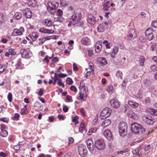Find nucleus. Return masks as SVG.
Segmentation results:
<instances>
[{
    "label": "nucleus",
    "mask_w": 157,
    "mask_h": 157,
    "mask_svg": "<svg viewBox=\"0 0 157 157\" xmlns=\"http://www.w3.org/2000/svg\"><path fill=\"white\" fill-rule=\"evenodd\" d=\"M127 115L129 117L132 118H134V117L135 115V114L132 111L130 110L128 111Z\"/></svg>",
    "instance_id": "473e14b6"
},
{
    "label": "nucleus",
    "mask_w": 157,
    "mask_h": 157,
    "mask_svg": "<svg viewBox=\"0 0 157 157\" xmlns=\"http://www.w3.org/2000/svg\"><path fill=\"white\" fill-rule=\"evenodd\" d=\"M27 3L29 6L32 7H35L37 4L36 0H28Z\"/></svg>",
    "instance_id": "4be33fe9"
},
{
    "label": "nucleus",
    "mask_w": 157,
    "mask_h": 157,
    "mask_svg": "<svg viewBox=\"0 0 157 157\" xmlns=\"http://www.w3.org/2000/svg\"><path fill=\"white\" fill-rule=\"evenodd\" d=\"M48 56H46L45 58L43 59V61L44 63H46L48 64L49 62V60L48 59Z\"/></svg>",
    "instance_id": "79ce46f5"
},
{
    "label": "nucleus",
    "mask_w": 157,
    "mask_h": 157,
    "mask_svg": "<svg viewBox=\"0 0 157 157\" xmlns=\"http://www.w3.org/2000/svg\"><path fill=\"white\" fill-rule=\"evenodd\" d=\"M19 114L18 113L15 114L13 118L14 121H17L19 119Z\"/></svg>",
    "instance_id": "3c124183"
},
{
    "label": "nucleus",
    "mask_w": 157,
    "mask_h": 157,
    "mask_svg": "<svg viewBox=\"0 0 157 157\" xmlns=\"http://www.w3.org/2000/svg\"><path fill=\"white\" fill-rule=\"evenodd\" d=\"M96 116V117L95 118L93 121V124L95 125H96L97 124L98 121V115H97Z\"/></svg>",
    "instance_id": "0e129e2a"
},
{
    "label": "nucleus",
    "mask_w": 157,
    "mask_h": 157,
    "mask_svg": "<svg viewBox=\"0 0 157 157\" xmlns=\"http://www.w3.org/2000/svg\"><path fill=\"white\" fill-rule=\"evenodd\" d=\"M7 67V66L6 64L0 65V74L3 72Z\"/></svg>",
    "instance_id": "c756f323"
},
{
    "label": "nucleus",
    "mask_w": 157,
    "mask_h": 157,
    "mask_svg": "<svg viewBox=\"0 0 157 157\" xmlns=\"http://www.w3.org/2000/svg\"><path fill=\"white\" fill-rule=\"evenodd\" d=\"M140 125V124L136 122L132 124L131 126V129L132 132L136 134L138 133Z\"/></svg>",
    "instance_id": "6e6552de"
},
{
    "label": "nucleus",
    "mask_w": 157,
    "mask_h": 157,
    "mask_svg": "<svg viewBox=\"0 0 157 157\" xmlns=\"http://www.w3.org/2000/svg\"><path fill=\"white\" fill-rule=\"evenodd\" d=\"M100 42H97L95 45V51L96 52L99 53L102 48L101 44H100Z\"/></svg>",
    "instance_id": "5701e85b"
},
{
    "label": "nucleus",
    "mask_w": 157,
    "mask_h": 157,
    "mask_svg": "<svg viewBox=\"0 0 157 157\" xmlns=\"http://www.w3.org/2000/svg\"><path fill=\"white\" fill-rule=\"evenodd\" d=\"M112 112L111 109H103L101 113V119L103 120L108 117L110 115Z\"/></svg>",
    "instance_id": "20e7f679"
},
{
    "label": "nucleus",
    "mask_w": 157,
    "mask_h": 157,
    "mask_svg": "<svg viewBox=\"0 0 157 157\" xmlns=\"http://www.w3.org/2000/svg\"><path fill=\"white\" fill-rule=\"evenodd\" d=\"M98 31L100 32H103L104 31V28L103 25L100 24L97 28Z\"/></svg>",
    "instance_id": "7c9ffc66"
},
{
    "label": "nucleus",
    "mask_w": 157,
    "mask_h": 157,
    "mask_svg": "<svg viewBox=\"0 0 157 157\" xmlns=\"http://www.w3.org/2000/svg\"><path fill=\"white\" fill-rule=\"evenodd\" d=\"M145 61V58L143 56H141L139 58V63L140 66H143Z\"/></svg>",
    "instance_id": "c85d7f7f"
},
{
    "label": "nucleus",
    "mask_w": 157,
    "mask_h": 157,
    "mask_svg": "<svg viewBox=\"0 0 157 157\" xmlns=\"http://www.w3.org/2000/svg\"><path fill=\"white\" fill-rule=\"evenodd\" d=\"M118 128L120 135L123 137H124L127 133L128 126L126 123L123 121L120 122Z\"/></svg>",
    "instance_id": "f257e3e1"
},
{
    "label": "nucleus",
    "mask_w": 157,
    "mask_h": 157,
    "mask_svg": "<svg viewBox=\"0 0 157 157\" xmlns=\"http://www.w3.org/2000/svg\"><path fill=\"white\" fill-rule=\"evenodd\" d=\"M105 136L108 140H112L113 138V137L112 135V132L109 130H105L103 133Z\"/></svg>",
    "instance_id": "ddd939ff"
},
{
    "label": "nucleus",
    "mask_w": 157,
    "mask_h": 157,
    "mask_svg": "<svg viewBox=\"0 0 157 157\" xmlns=\"http://www.w3.org/2000/svg\"><path fill=\"white\" fill-rule=\"evenodd\" d=\"M123 75L122 73L120 71H118L116 74V76L118 78H120L122 79V76Z\"/></svg>",
    "instance_id": "c9c22d12"
},
{
    "label": "nucleus",
    "mask_w": 157,
    "mask_h": 157,
    "mask_svg": "<svg viewBox=\"0 0 157 157\" xmlns=\"http://www.w3.org/2000/svg\"><path fill=\"white\" fill-rule=\"evenodd\" d=\"M20 144L19 143L17 145H15L13 147V148L14 150H19L20 148Z\"/></svg>",
    "instance_id": "4d7b16f0"
},
{
    "label": "nucleus",
    "mask_w": 157,
    "mask_h": 157,
    "mask_svg": "<svg viewBox=\"0 0 157 157\" xmlns=\"http://www.w3.org/2000/svg\"><path fill=\"white\" fill-rule=\"evenodd\" d=\"M128 104L132 108H136L139 105L138 103L132 101H129Z\"/></svg>",
    "instance_id": "bb28decb"
},
{
    "label": "nucleus",
    "mask_w": 157,
    "mask_h": 157,
    "mask_svg": "<svg viewBox=\"0 0 157 157\" xmlns=\"http://www.w3.org/2000/svg\"><path fill=\"white\" fill-rule=\"evenodd\" d=\"M144 83L146 85V86L148 88L151 85V82L149 80H145L144 81Z\"/></svg>",
    "instance_id": "de8ad7c7"
},
{
    "label": "nucleus",
    "mask_w": 157,
    "mask_h": 157,
    "mask_svg": "<svg viewBox=\"0 0 157 157\" xmlns=\"http://www.w3.org/2000/svg\"><path fill=\"white\" fill-rule=\"evenodd\" d=\"M109 103L111 106L113 108H119L120 107V104L117 100H111L110 101Z\"/></svg>",
    "instance_id": "2eb2a0df"
},
{
    "label": "nucleus",
    "mask_w": 157,
    "mask_h": 157,
    "mask_svg": "<svg viewBox=\"0 0 157 157\" xmlns=\"http://www.w3.org/2000/svg\"><path fill=\"white\" fill-rule=\"evenodd\" d=\"M52 24L51 20L48 19L45 20L43 23V24L47 27H50L52 25Z\"/></svg>",
    "instance_id": "cd10ccee"
},
{
    "label": "nucleus",
    "mask_w": 157,
    "mask_h": 157,
    "mask_svg": "<svg viewBox=\"0 0 157 157\" xmlns=\"http://www.w3.org/2000/svg\"><path fill=\"white\" fill-rule=\"evenodd\" d=\"M5 21L4 16L3 14H0V23L2 24Z\"/></svg>",
    "instance_id": "a18cd8bd"
},
{
    "label": "nucleus",
    "mask_w": 157,
    "mask_h": 157,
    "mask_svg": "<svg viewBox=\"0 0 157 157\" xmlns=\"http://www.w3.org/2000/svg\"><path fill=\"white\" fill-rule=\"evenodd\" d=\"M58 77L59 78H64L66 77L67 76V75L65 74L60 73L59 74L57 75Z\"/></svg>",
    "instance_id": "6e6d98bb"
},
{
    "label": "nucleus",
    "mask_w": 157,
    "mask_h": 157,
    "mask_svg": "<svg viewBox=\"0 0 157 157\" xmlns=\"http://www.w3.org/2000/svg\"><path fill=\"white\" fill-rule=\"evenodd\" d=\"M22 17V14L21 13L19 12H17L15 13L13 16V19L16 20H19Z\"/></svg>",
    "instance_id": "393cba45"
},
{
    "label": "nucleus",
    "mask_w": 157,
    "mask_h": 157,
    "mask_svg": "<svg viewBox=\"0 0 157 157\" xmlns=\"http://www.w3.org/2000/svg\"><path fill=\"white\" fill-rule=\"evenodd\" d=\"M96 21V19L92 14L88 15L87 21L89 24L94 25L95 24Z\"/></svg>",
    "instance_id": "f3484780"
},
{
    "label": "nucleus",
    "mask_w": 157,
    "mask_h": 157,
    "mask_svg": "<svg viewBox=\"0 0 157 157\" xmlns=\"http://www.w3.org/2000/svg\"><path fill=\"white\" fill-rule=\"evenodd\" d=\"M20 113L22 115L25 114L27 113V109H21Z\"/></svg>",
    "instance_id": "8fccbe9b"
},
{
    "label": "nucleus",
    "mask_w": 157,
    "mask_h": 157,
    "mask_svg": "<svg viewBox=\"0 0 157 157\" xmlns=\"http://www.w3.org/2000/svg\"><path fill=\"white\" fill-rule=\"evenodd\" d=\"M113 87L112 85H110L108 86V88L107 89V91L108 92H111L113 90Z\"/></svg>",
    "instance_id": "680f3d73"
},
{
    "label": "nucleus",
    "mask_w": 157,
    "mask_h": 157,
    "mask_svg": "<svg viewBox=\"0 0 157 157\" xmlns=\"http://www.w3.org/2000/svg\"><path fill=\"white\" fill-rule=\"evenodd\" d=\"M1 121H2L4 122L8 123L9 121V120L8 118H7L6 117H3L1 118L0 119Z\"/></svg>",
    "instance_id": "603ef678"
},
{
    "label": "nucleus",
    "mask_w": 157,
    "mask_h": 157,
    "mask_svg": "<svg viewBox=\"0 0 157 157\" xmlns=\"http://www.w3.org/2000/svg\"><path fill=\"white\" fill-rule=\"evenodd\" d=\"M97 128H93L90 129L88 133V135H91L93 133L96 132Z\"/></svg>",
    "instance_id": "72a5a7b5"
},
{
    "label": "nucleus",
    "mask_w": 157,
    "mask_h": 157,
    "mask_svg": "<svg viewBox=\"0 0 157 157\" xmlns=\"http://www.w3.org/2000/svg\"><path fill=\"white\" fill-rule=\"evenodd\" d=\"M56 21H57L62 22L64 21V18L61 16L58 17L57 18H56Z\"/></svg>",
    "instance_id": "09e8293b"
},
{
    "label": "nucleus",
    "mask_w": 157,
    "mask_h": 157,
    "mask_svg": "<svg viewBox=\"0 0 157 157\" xmlns=\"http://www.w3.org/2000/svg\"><path fill=\"white\" fill-rule=\"evenodd\" d=\"M63 14L62 10L60 9H58L57 11V14L59 16H61Z\"/></svg>",
    "instance_id": "13d9d810"
},
{
    "label": "nucleus",
    "mask_w": 157,
    "mask_h": 157,
    "mask_svg": "<svg viewBox=\"0 0 157 157\" xmlns=\"http://www.w3.org/2000/svg\"><path fill=\"white\" fill-rule=\"evenodd\" d=\"M57 74L56 73L55 74L54 77L53 78L54 81L53 82V85H55L56 84L57 81V80L58 79V77L57 76Z\"/></svg>",
    "instance_id": "49530a36"
},
{
    "label": "nucleus",
    "mask_w": 157,
    "mask_h": 157,
    "mask_svg": "<svg viewBox=\"0 0 157 157\" xmlns=\"http://www.w3.org/2000/svg\"><path fill=\"white\" fill-rule=\"evenodd\" d=\"M60 3L62 6H65L67 5V2L65 0H60Z\"/></svg>",
    "instance_id": "bf43d9fd"
},
{
    "label": "nucleus",
    "mask_w": 157,
    "mask_h": 157,
    "mask_svg": "<svg viewBox=\"0 0 157 157\" xmlns=\"http://www.w3.org/2000/svg\"><path fill=\"white\" fill-rule=\"evenodd\" d=\"M66 82L69 85H72L73 82V80L70 78H67L66 80Z\"/></svg>",
    "instance_id": "37998d69"
},
{
    "label": "nucleus",
    "mask_w": 157,
    "mask_h": 157,
    "mask_svg": "<svg viewBox=\"0 0 157 157\" xmlns=\"http://www.w3.org/2000/svg\"><path fill=\"white\" fill-rule=\"evenodd\" d=\"M136 36L137 35L134 30L133 29H130L128 32V39L130 40L132 39H134Z\"/></svg>",
    "instance_id": "4468645a"
},
{
    "label": "nucleus",
    "mask_w": 157,
    "mask_h": 157,
    "mask_svg": "<svg viewBox=\"0 0 157 157\" xmlns=\"http://www.w3.org/2000/svg\"><path fill=\"white\" fill-rule=\"evenodd\" d=\"M94 145L95 147L98 150H103L105 148L104 140L102 139H99L96 141Z\"/></svg>",
    "instance_id": "7ed1b4c3"
},
{
    "label": "nucleus",
    "mask_w": 157,
    "mask_h": 157,
    "mask_svg": "<svg viewBox=\"0 0 157 157\" xmlns=\"http://www.w3.org/2000/svg\"><path fill=\"white\" fill-rule=\"evenodd\" d=\"M78 117L77 116H76L74 117H72V121L74 122H75V124H78Z\"/></svg>",
    "instance_id": "e433bc0d"
},
{
    "label": "nucleus",
    "mask_w": 157,
    "mask_h": 157,
    "mask_svg": "<svg viewBox=\"0 0 157 157\" xmlns=\"http://www.w3.org/2000/svg\"><path fill=\"white\" fill-rule=\"evenodd\" d=\"M143 121L147 124L152 125L155 122V120L151 116L144 115L142 117Z\"/></svg>",
    "instance_id": "0eeeda50"
},
{
    "label": "nucleus",
    "mask_w": 157,
    "mask_h": 157,
    "mask_svg": "<svg viewBox=\"0 0 157 157\" xmlns=\"http://www.w3.org/2000/svg\"><path fill=\"white\" fill-rule=\"evenodd\" d=\"M111 123V121L109 119H106L104 120L102 123V126L103 128L108 126Z\"/></svg>",
    "instance_id": "b1692460"
},
{
    "label": "nucleus",
    "mask_w": 157,
    "mask_h": 157,
    "mask_svg": "<svg viewBox=\"0 0 157 157\" xmlns=\"http://www.w3.org/2000/svg\"><path fill=\"white\" fill-rule=\"evenodd\" d=\"M80 84V85L79 87V89L81 90L82 89H84L83 91H84L85 93H86V88L85 86V83H84L83 84V82H81Z\"/></svg>",
    "instance_id": "ea45409f"
},
{
    "label": "nucleus",
    "mask_w": 157,
    "mask_h": 157,
    "mask_svg": "<svg viewBox=\"0 0 157 157\" xmlns=\"http://www.w3.org/2000/svg\"><path fill=\"white\" fill-rule=\"evenodd\" d=\"M20 52L22 57L28 59L30 57V52L28 49H22L21 50Z\"/></svg>",
    "instance_id": "9d476101"
},
{
    "label": "nucleus",
    "mask_w": 157,
    "mask_h": 157,
    "mask_svg": "<svg viewBox=\"0 0 157 157\" xmlns=\"http://www.w3.org/2000/svg\"><path fill=\"white\" fill-rule=\"evenodd\" d=\"M145 132V129L144 128L143 126L140 125V127L139 129V132L138 133V134H142L144 133Z\"/></svg>",
    "instance_id": "f704fd0d"
},
{
    "label": "nucleus",
    "mask_w": 157,
    "mask_h": 157,
    "mask_svg": "<svg viewBox=\"0 0 157 157\" xmlns=\"http://www.w3.org/2000/svg\"><path fill=\"white\" fill-rule=\"evenodd\" d=\"M39 31L42 33L48 34H53L54 32L53 30L46 29L44 27L41 28Z\"/></svg>",
    "instance_id": "a211bd4d"
},
{
    "label": "nucleus",
    "mask_w": 157,
    "mask_h": 157,
    "mask_svg": "<svg viewBox=\"0 0 157 157\" xmlns=\"http://www.w3.org/2000/svg\"><path fill=\"white\" fill-rule=\"evenodd\" d=\"M97 61L102 66L107 63L106 59L104 57H100L98 58V59Z\"/></svg>",
    "instance_id": "412c9836"
},
{
    "label": "nucleus",
    "mask_w": 157,
    "mask_h": 157,
    "mask_svg": "<svg viewBox=\"0 0 157 157\" xmlns=\"http://www.w3.org/2000/svg\"><path fill=\"white\" fill-rule=\"evenodd\" d=\"M12 94L10 93H9L8 94V98L9 101L10 102H11L12 101Z\"/></svg>",
    "instance_id": "e2e57ef3"
},
{
    "label": "nucleus",
    "mask_w": 157,
    "mask_h": 157,
    "mask_svg": "<svg viewBox=\"0 0 157 157\" xmlns=\"http://www.w3.org/2000/svg\"><path fill=\"white\" fill-rule=\"evenodd\" d=\"M146 37L149 40H152L154 36L153 33H151L149 35H146Z\"/></svg>",
    "instance_id": "4c0bfd02"
},
{
    "label": "nucleus",
    "mask_w": 157,
    "mask_h": 157,
    "mask_svg": "<svg viewBox=\"0 0 157 157\" xmlns=\"http://www.w3.org/2000/svg\"><path fill=\"white\" fill-rule=\"evenodd\" d=\"M151 70L153 71H157V66L155 65H153L150 67Z\"/></svg>",
    "instance_id": "864d4df0"
},
{
    "label": "nucleus",
    "mask_w": 157,
    "mask_h": 157,
    "mask_svg": "<svg viewBox=\"0 0 157 157\" xmlns=\"http://www.w3.org/2000/svg\"><path fill=\"white\" fill-rule=\"evenodd\" d=\"M146 111L149 114L153 116H157V109H147Z\"/></svg>",
    "instance_id": "6ab92c4d"
},
{
    "label": "nucleus",
    "mask_w": 157,
    "mask_h": 157,
    "mask_svg": "<svg viewBox=\"0 0 157 157\" xmlns=\"http://www.w3.org/2000/svg\"><path fill=\"white\" fill-rule=\"evenodd\" d=\"M141 149V146H140L136 148L133 150L132 152L133 154L138 153L140 151Z\"/></svg>",
    "instance_id": "58836bf2"
},
{
    "label": "nucleus",
    "mask_w": 157,
    "mask_h": 157,
    "mask_svg": "<svg viewBox=\"0 0 157 157\" xmlns=\"http://www.w3.org/2000/svg\"><path fill=\"white\" fill-rule=\"evenodd\" d=\"M86 144L87 147L90 151H93L94 150L95 145L91 139H89L86 140Z\"/></svg>",
    "instance_id": "f8f14e48"
},
{
    "label": "nucleus",
    "mask_w": 157,
    "mask_h": 157,
    "mask_svg": "<svg viewBox=\"0 0 157 157\" xmlns=\"http://www.w3.org/2000/svg\"><path fill=\"white\" fill-rule=\"evenodd\" d=\"M8 135L7 132L5 130H2L1 132H0V136L3 137H6Z\"/></svg>",
    "instance_id": "2f4dec72"
},
{
    "label": "nucleus",
    "mask_w": 157,
    "mask_h": 157,
    "mask_svg": "<svg viewBox=\"0 0 157 157\" xmlns=\"http://www.w3.org/2000/svg\"><path fill=\"white\" fill-rule=\"evenodd\" d=\"M151 33H153L152 30L150 28H148L146 30L145 32V35H149Z\"/></svg>",
    "instance_id": "a19ab883"
},
{
    "label": "nucleus",
    "mask_w": 157,
    "mask_h": 157,
    "mask_svg": "<svg viewBox=\"0 0 157 157\" xmlns=\"http://www.w3.org/2000/svg\"><path fill=\"white\" fill-rule=\"evenodd\" d=\"M24 32V29L23 27H21L19 29H14L11 35L12 36H16L21 35Z\"/></svg>",
    "instance_id": "1a4fd4ad"
},
{
    "label": "nucleus",
    "mask_w": 157,
    "mask_h": 157,
    "mask_svg": "<svg viewBox=\"0 0 157 157\" xmlns=\"http://www.w3.org/2000/svg\"><path fill=\"white\" fill-rule=\"evenodd\" d=\"M22 11L23 15L25 16L26 18H31L32 17V12L29 8H26L22 9Z\"/></svg>",
    "instance_id": "9b49d317"
},
{
    "label": "nucleus",
    "mask_w": 157,
    "mask_h": 157,
    "mask_svg": "<svg viewBox=\"0 0 157 157\" xmlns=\"http://www.w3.org/2000/svg\"><path fill=\"white\" fill-rule=\"evenodd\" d=\"M90 40L87 37H83L81 40V42L82 44L84 45L89 44Z\"/></svg>",
    "instance_id": "a878e982"
},
{
    "label": "nucleus",
    "mask_w": 157,
    "mask_h": 157,
    "mask_svg": "<svg viewBox=\"0 0 157 157\" xmlns=\"http://www.w3.org/2000/svg\"><path fill=\"white\" fill-rule=\"evenodd\" d=\"M73 70L75 71H77L78 70V68L75 63H74L73 64Z\"/></svg>",
    "instance_id": "338daca9"
},
{
    "label": "nucleus",
    "mask_w": 157,
    "mask_h": 157,
    "mask_svg": "<svg viewBox=\"0 0 157 157\" xmlns=\"http://www.w3.org/2000/svg\"><path fill=\"white\" fill-rule=\"evenodd\" d=\"M29 36L33 41H34L38 38V35L37 32H33L29 35Z\"/></svg>",
    "instance_id": "aec40b11"
},
{
    "label": "nucleus",
    "mask_w": 157,
    "mask_h": 157,
    "mask_svg": "<svg viewBox=\"0 0 157 157\" xmlns=\"http://www.w3.org/2000/svg\"><path fill=\"white\" fill-rule=\"evenodd\" d=\"M47 9L49 13L51 14H53L55 11L56 6L55 5V2L49 1L48 2Z\"/></svg>",
    "instance_id": "423d86ee"
},
{
    "label": "nucleus",
    "mask_w": 157,
    "mask_h": 157,
    "mask_svg": "<svg viewBox=\"0 0 157 157\" xmlns=\"http://www.w3.org/2000/svg\"><path fill=\"white\" fill-rule=\"evenodd\" d=\"M82 17L81 13H76L71 16V23L72 25H75L80 22Z\"/></svg>",
    "instance_id": "f03ea898"
},
{
    "label": "nucleus",
    "mask_w": 157,
    "mask_h": 157,
    "mask_svg": "<svg viewBox=\"0 0 157 157\" xmlns=\"http://www.w3.org/2000/svg\"><path fill=\"white\" fill-rule=\"evenodd\" d=\"M8 51L9 52L10 54L12 56L15 55L16 54V52L13 49L10 48Z\"/></svg>",
    "instance_id": "c03bdc74"
},
{
    "label": "nucleus",
    "mask_w": 157,
    "mask_h": 157,
    "mask_svg": "<svg viewBox=\"0 0 157 157\" xmlns=\"http://www.w3.org/2000/svg\"><path fill=\"white\" fill-rule=\"evenodd\" d=\"M152 27L157 28V21H154L152 23Z\"/></svg>",
    "instance_id": "052dcab7"
},
{
    "label": "nucleus",
    "mask_w": 157,
    "mask_h": 157,
    "mask_svg": "<svg viewBox=\"0 0 157 157\" xmlns=\"http://www.w3.org/2000/svg\"><path fill=\"white\" fill-rule=\"evenodd\" d=\"M110 0H104L103 3V9L104 11H108L110 7Z\"/></svg>",
    "instance_id": "dca6fc26"
},
{
    "label": "nucleus",
    "mask_w": 157,
    "mask_h": 157,
    "mask_svg": "<svg viewBox=\"0 0 157 157\" xmlns=\"http://www.w3.org/2000/svg\"><path fill=\"white\" fill-rule=\"evenodd\" d=\"M43 90L42 89L40 88L39 91L37 93V94L40 96H41L43 95Z\"/></svg>",
    "instance_id": "69168bd1"
},
{
    "label": "nucleus",
    "mask_w": 157,
    "mask_h": 157,
    "mask_svg": "<svg viewBox=\"0 0 157 157\" xmlns=\"http://www.w3.org/2000/svg\"><path fill=\"white\" fill-rule=\"evenodd\" d=\"M57 117L60 120H64L65 119L64 116L61 114L57 116Z\"/></svg>",
    "instance_id": "774afa93"
},
{
    "label": "nucleus",
    "mask_w": 157,
    "mask_h": 157,
    "mask_svg": "<svg viewBox=\"0 0 157 157\" xmlns=\"http://www.w3.org/2000/svg\"><path fill=\"white\" fill-rule=\"evenodd\" d=\"M78 150L79 155L82 157H85L87 153V150L84 145L81 144L78 147Z\"/></svg>",
    "instance_id": "39448f33"
},
{
    "label": "nucleus",
    "mask_w": 157,
    "mask_h": 157,
    "mask_svg": "<svg viewBox=\"0 0 157 157\" xmlns=\"http://www.w3.org/2000/svg\"><path fill=\"white\" fill-rule=\"evenodd\" d=\"M119 48L118 46H115L113 49V52L115 53H117L118 52Z\"/></svg>",
    "instance_id": "5fc2aeb1"
}]
</instances>
